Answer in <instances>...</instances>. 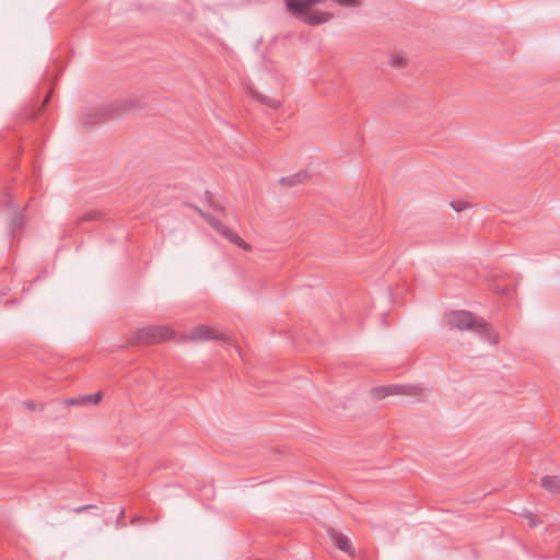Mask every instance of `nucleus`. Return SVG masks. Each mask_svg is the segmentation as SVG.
Instances as JSON below:
<instances>
[{"label": "nucleus", "instance_id": "f257e3e1", "mask_svg": "<svg viewBox=\"0 0 560 560\" xmlns=\"http://www.w3.org/2000/svg\"><path fill=\"white\" fill-rule=\"evenodd\" d=\"M447 324L451 328L458 330H471L479 334L488 342L495 345L499 342L497 334L483 318L476 317L468 311H453L447 315Z\"/></svg>", "mask_w": 560, "mask_h": 560}, {"label": "nucleus", "instance_id": "f03ea898", "mask_svg": "<svg viewBox=\"0 0 560 560\" xmlns=\"http://www.w3.org/2000/svg\"><path fill=\"white\" fill-rule=\"evenodd\" d=\"M288 10L307 25H320L329 22L334 14L327 11L312 9V5L322 3L324 0H284Z\"/></svg>", "mask_w": 560, "mask_h": 560}, {"label": "nucleus", "instance_id": "7ed1b4c3", "mask_svg": "<svg viewBox=\"0 0 560 560\" xmlns=\"http://www.w3.org/2000/svg\"><path fill=\"white\" fill-rule=\"evenodd\" d=\"M137 106V102L131 98L120 100L110 105H105L102 108L93 109L81 117L84 126H94L101 124L109 118L117 117L130 108Z\"/></svg>", "mask_w": 560, "mask_h": 560}, {"label": "nucleus", "instance_id": "20e7f679", "mask_svg": "<svg viewBox=\"0 0 560 560\" xmlns=\"http://www.w3.org/2000/svg\"><path fill=\"white\" fill-rule=\"evenodd\" d=\"M174 330L168 326H148L139 329L133 338L135 345H153L172 339Z\"/></svg>", "mask_w": 560, "mask_h": 560}, {"label": "nucleus", "instance_id": "39448f33", "mask_svg": "<svg viewBox=\"0 0 560 560\" xmlns=\"http://www.w3.org/2000/svg\"><path fill=\"white\" fill-rule=\"evenodd\" d=\"M205 218L211 224V226L215 229V231L228 238L231 243L237 245L244 250L250 249V245L246 243L242 237H240L235 232L229 229L224 223L210 215H206Z\"/></svg>", "mask_w": 560, "mask_h": 560}, {"label": "nucleus", "instance_id": "423d86ee", "mask_svg": "<svg viewBox=\"0 0 560 560\" xmlns=\"http://www.w3.org/2000/svg\"><path fill=\"white\" fill-rule=\"evenodd\" d=\"M186 339L191 341H207L212 339H223V334L206 326L199 325L194 327L186 336Z\"/></svg>", "mask_w": 560, "mask_h": 560}, {"label": "nucleus", "instance_id": "0eeeda50", "mask_svg": "<svg viewBox=\"0 0 560 560\" xmlns=\"http://www.w3.org/2000/svg\"><path fill=\"white\" fill-rule=\"evenodd\" d=\"M422 393V389L411 385H387V396L390 395H407L418 396Z\"/></svg>", "mask_w": 560, "mask_h": 560}, {"label": "nucleus", "instance_id": "6e6552de", "mask_svg": "<svg viewBox=\"0 0 560 560\" xmlns=\"http://www.w3.org/2000/svg\"><path fill=\"white\" fill-rule=\"evenodd\" d=\"M330 537L338 549L348 555H353L351 540L347 536L341 533L331 532Z\"/></svg>", "mask_w": 560, "mask_h": 560}, {"label": "nucleus", "instance_id": "1a4fd4ad", "mask_svg": "<svg viewBox=\"0 0 560 560\" xmlns=\"http://www.w3.org/2000/svg\"><path fill=\"white\" fill-rule=\"evenodd\" d=\"M540 486L549 493L560 495V477L544 476L540 480Z\"/></svg>", "mask_w": 560, "mask_h": 560}, {"label": "nucleus", "instance_id": "9d476101", "mask_svg": "<svg viewBox=\"0 0 560 560\" xmlns=\"http://www.w3.org/2000/svg\"><path fill=\"white\" fill-rule=\"evenodd\" d=\"M249 93L252 97L257 100L259 103L267 105L270 108L278 109L282 104L281 101L262 95L253 89H249Z\"/></svg>", "mask_w": 560, "mask_h": 560}, {"label": "nucleus", "instance_id": "9b49d317", "mask_svg": "<svg viewBox=\"0 0 560 560\" xmlns=\"http://www.w3.org/2000/svg\"><path fill=\"white\" fill-rule=\"evenodd\" d=\"M387 65L395 69H404L408 66V59L404 52H394L387 59Z\"/></svg>", "mask_w": 560, "mask_h": 560}, {"label": "nucleus", "instance_id": "f8f14e48", "mask_svg": "<svg viewBox=\"0 0 560 560\" xmlns=\"http://www.w3.org/2000/svg\"><path fill=\"white\" fill-rule=\"evenodd\" d=\"M305 178V175L302 173H298L288 177H282L280 183L284 186H293L301 183Z\"/></svg>", "mask_w": 560, "mask_h": 560}, {"label": "nucleus", "instance_id": "ddd939ff", "mask_svg": "<svg viewBox=\"0 0 560 560\" xmlns=\"http://www.w3.org/2000/svg\"><path fill=\"white\" fill-rule=\"evenodd\" d=\"M101 399H102V393L97 392L95 394L82 396L81 402H82V405H88V404L97 405L101 401Z\"/></svg>", "mask_w": 560, "mask_h": 560}, {"label": "nucleus", "instance_id": "4468645a", "mask_svg": "<svg viewBox=\"0 0 560 560\" xmlns=\"http://www.w3.org/2000/svg\"><path fill=\"white\" fill-rule=\"evenodd\" d=\"M97 217H98V213L96 211H89L77 219V224H81L86 221L96 220Z\"/></svg>", "mask_w": 560, "mask_h": 560}, {"label": "nucleus", "instance_id": "2eb2a0df", "mask_svg": "<svg viewBox=\"0 0 560 560\" xmlns=\"http://www.w3.org/2000/svg\"><path fill=\"white\" fill-rule=\"evenodd\" d=\"M451 206L456 212H462L468 207V203L463 200H457V201L451 202Z\"/></svg>", "mask_w": 560, "mask_h": 560}, {"label": "nucleus", "instance_id": "dca6fc26", "mask_svg": "<svg viewBox=\"0 0 560 560\" xmlns=\"http://www.w3.org/2000/svg\"><path fill=\"white\" fill-rule=\"evenodd\" d=\"M524 517L528 521V523H529L530 527L536 526V524H537V522H536V515H535L533 512H530V511H526V512L524 513Z\"/></svg>", "mask_w": 560, "mask_h": 560}, {"label": "nucleus", "instance_id": "f3484780", "mask_svg": "<svg viewBox=\"0 0 560 560\" xmlns=\"http://www.w3.org/2000/svg\"><path fill=\"white\" fill-rule=\"evenodd\" d=\"M372 395L376 398H383L385 397V388L384 387H377L372 389Z\"/></svg>", "mask_w": 560, "mask_h": 560}, {"label": "nucleus", "instance_id": "a211bd4d", "mask_svg": "<svg viewBox=\"0 0 560 560\" xmlns=\"http://www.w3.org/2000/svg\"><path fill=\"white\" fill-rule=\"evenodd\" d=\"M94 508H95V505H93V504L82 505V506L73 509V512L79 514V513H82L84 511H88V510L94 509Z\"/></svg>", "mask_w": 560, "mask_h": 560}, {"label": "nucleus", "instance_id": "6ab92c4d", "mask_svg": "<svg viewBox=\"0 0 560 560\" xmlns=\"http://www.w3.org/2000/svg\"><path fill=\"white\" fill-rule=\"evenodd\" d=\"M66 405L67 406L82 405L81 397L80 398H69V399L66 400Z\"/></svg>", "mask_w": 560, "mask_h": 560}, {"label": "nucleus", "instance_id": "aec40b11", "mask_svg": "<svg viewBox=\"0 0 560 560\" xmlns=\"http://www.w3.org/2000/svg\"><path fill=\"white\" fill-rule=\"evenodd\" d=\"M24 405H25V407H26V408H28L30 410H35V409H36V405H35V402H34V401L28 400V401H25V402H24Z\"/></svg>", "mask_w": 560, "mask_h": 560}, {"label": "nucleus", "instance_id": "412c9836", "mask_svg": "<svg viewBox=\"0 0 560 560\" xmlns=\"http://www.w3.org/2000/svg\"><path fill=\"white\" fill-rule=\"evenodd\" d=\"M12 224H13V228L15 229V228H18V226H20L22 224V220L21 219H14Z\"/></svg>", "mask_w": 560, "mask_h": 560}, {"label": "nucleus", "instance_id": "4be33fe9", "mask_svg": "<svg viewBox=\"0 0 560 560\" xmlns=\"http://www.w3.org/2000/svg\"><path fill=\"white\" fill-rule=\"evenodd\" d=\"M124 516H125V510H124V509H121V510H120V512H119V515H118V517H117V522L119 523V522H120V520H122V518H124Z\"/></svg>", "mask_w": 560, "mask_h": 560}, {"label": "nucleus", "instance_id": "5701e85b", "mask_svg": "<svg viewBox=\"0 0 560 560\" xmlns=\"http://www.w3.org/2000/svg\"><path fill=\"white\" fill-rule=\"evenodd\" d=\"M498 292H499L500 294H505V293H506V289H499V290H498Z\"/></svg>", "mask_w": 560, "mask_h": 560}, {"label": "nucleus", "instance_id": "b1692460", "mask_svg": "<svg viewBox=\"0 0 560 560\" xmlns=\"http://www.w3.org/2000/svg\"><path fill=\"white\" fill-rule=\"evenodd\" d=\"M135 522H138V518L135 517L131 520V523H135Z\"/></svg>", "mask_w": 560, "mask_h": 560}, {"label": "nucleus", "instance_id": "393cba45", "mask_svg": "<svg viewBox=\"0 0 560 560\" xmlns=\"http://www.w3.org/2000/svg\"><path fill=\"white\" fill-rule=\"evenodd\" d=\"M135 522H138V518L135 517L131 520V523H135Z\"/></svg>", "mask_w": 560, "mask_h": 560}]
</instances>
